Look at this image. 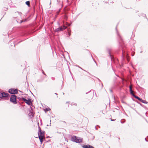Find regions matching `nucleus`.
Listing matches in <instances>:
<instances>
[{
	"label": "nucleus",
	"instance_id": "28",
	"mask_svg": "<svg viewBox=\"0 0 148 148\" xmlns=\"http://www.w3.org/2000/svg\"><path fill=\"white\" fill-rule=\"evenodd\" d=\"M145 139L146 141H147V142L148 141V140H147V139L146 138H145Z\"/></svg>",
	"mask_w": 148,
	"mask_h": 148
},
{
	"label": "nucleus",
	"instance_id": "19",
	"mask_svg": "<svg viewBox=\"0 0 148 148\" xmlns=\"http://www.w3.org/2000/svg\"><path fill=\"white\" fill-rule=\"evenodd\" d=\"M50 110H51L49 108H46L45 109V110H46L47 111H49Z\"/></svg>",
	"mask_w": 148,
	"mask_h": 148
},
{
	"label": "nucleus",
	"instance_id": "7",
	"mask_svg": "<svg viewBox=\"0 0 148 148\" xmlns=\"http://www.w3.org/2000/svg\"><path fill=\"white\" fill-rule=\"evenodd\" d=\"M38 135V137L39 138L40 142L42 143L43 141V139L44 137V135Z\"/></svg>",
	"mask_w": 148,
	"mask_h": 148
},
{
	"label": "nucleus",
	"instance_id": "21",
	"mask_svg": "<svg viewBox=\"0 0 148 148\" xmlns=\"http://www.w3.org/2000/svg\"><path fill=\"white\" fill-rule=\"evenodd\" d=\"M108 52H109V54H110V56H111V54H110V49H108Z\"/></svg>",
	"mask_w": 148,
	"mask_h": 148
},
{
	"label": "nucleus",
	"instance_id": "32",
	"mask_svg": "<svg viewBox=\"0 0 148 148\" xmlns=\"http://www.w3.org/2000/svg\"><path fill=\"white\" fill-rule=\"evenodd\" d=\"M95 130H97V128H96V127H95Z\"/></svg>",
	"mask_w": 148,
	"mask_h": 148
},
{
	"label": "nucleus",
	"instance_id": "27",
	"mask_svg": "<svg viewBox=\"0 0 148 148\" xmlns=\"http://www.w3.org/2000/svg\"><path fill=\"white\" fill-rule=\"evenodd\" d=\"M51 79L53 80H54L55 79V78L53 77H52Z\"/></svg>",
	"mask_w": 148,
	"mask_h": 148
},
{
	"label": "nucleus",
	"instance_id": "34",
	"mask_svg": "<svg viewBox=\"0 0 148 148\" xmlns=\"http://www.w3.org/2000/svg\"><path fill=\"white\" fill-rule=\"evenodd\" d=\"M94 60V62L96 63V61H95V60Z\"/></svg>",
	"mask_w": 148,
	"mask_h": 148
},
{
	"label": "nucleus",
	"instance_id": "33",
	"mask_svg": "<svg viewBox=\"0 0 148 148\" xmlns=\"http://www.w3.org/2000/svg\"><path fill=\"white\" fill-rule=\"evenodd\" d=\"M55 94L57 95H58L57 93H55Z\"/></svg>",
	"mask_w": 148,
	"mask_h": 148
},
{
	"label": "nucleus",
	"instance_id": "10",
	"mask_svg": "<svg viewBox=\"0 0 148 148\" xmlns=\"http://www.w3.org/2000/svg\"><path fill=\"white\" fill-rule=\"evenodd\" d=\"M139 101L144 103H145V104L148 103V102H147L146 100H143L141 98H140V99Z\"/></svg>",
	"mask_w": 148,
	"mask_h": 148
},
{
	"label": "nucleus",
	"instance_id": "15",
	"mask_svg": "<svg viewBox=\"0 0 148 148\" xmlns=\"http://www.w3.org/2000/svg\"><path fill=\"white\" fill-rule=\"evenodd\" d=\"M26 4L28 6H29L30 5V2L29 1H26Z\"/></svg>",
	"mask_w": 148,
	"mask_h": 148
},
{
	"label": "nucleus",
	"instance_id": "36",
	"mask_svg": "<svg viewBox=\"0 0 148 148\" xmlns=\"http://www.w3.org/2000/svg\"><path fill=\"white\" fill-rule=\"evenodd\" d=\"M63 94L64 95V93H63Z\"/></svg>",
	"mask_w": 148,
	"mask_h": 148
},
{
	"label": "nucleus",
	"instance_id": "23",
	"mask_svg": "<svg viewBox=\"0 0 148 148\" xmlns=\"http://www.w3.org/2000/svg\"><path fill=\"white\" fill-rule=\"evenodd\" d=\"M42 73H43L44 75H45V76H46V74L45 73H44V71H43V70H42Z\"/></svg>",
	"mask_w": 148,
	"mask_h": 148
},
{
	"label": "nucleus",
	"instance_id": "14",
	"mask_svg": "<svg viewBox=\"0 0 148 148\" xmlns=\"http://www.w3.org/2000/svg\"><path fill=\"white\" fill-rule=\"evenodd\" d=\"M88 145H83L82 146V147L84 148H88Z\"/></svg>",
	"mask_w": 148,
	"mask_h": 148
},
{
	"label": "nucleus",
	"instance_id": "9",
	"mask_svg": "<svg viewBox=\"0 0 148 148\" xmlns=\"http://www.w3.org/2000/svg\"><path fill=\"white\" fill-rule=\"evenodd\" d=\"M130 91V93L133 96V95H134L133 93V91L132 90V87L131 86H130L129 87Z\"/></svg>",
	"mask_w": 148,
	"mask_h": 148
},
{
	"label": "nucleus",
	"instance_id": "11",
	"mask_svg": "<svg viewBox=\"0 0 148 148\" xmlns=\"http://www.w3.org/2000/svg\"><path fill=\"white\" fill-rule=\"evenodd\" d=\"M38 135H44V132H38Z\"/></svg>",
	"mask_w": 148,
	"mask_h": 148
},
{
	"label": "nucleus",
	"instance_id": "24",
	"mask_svg": "<svg viewBox=\"0 0 148 148\" xmlns=\"http://www.w3.org/2000/svg\"><path fill=\"white\" fill-rule=\"evenodd\" d=\"M125 122V121H121V122L122 123H123Z\"/></svg>",
	"mask_w": 148,
	"mask_h": 148
},
{
	"label": "nucleus",
	"instance_id": "16",
	"mask_svg": "<svg viewBox=\"0 0 148 148\" xmlns=\"http://www.w3.org/2000/svg\"><path fill=\"white\" fill-rule=\"evenodd\" d=\"M29 114H30V116H32V117H33L34 114L32 112L30 111V113Z\"/></svg>",
	"mask_w": 148,
	"mask_h": 148
},
{
	"label": "nucleus",
	"instance_id": "37",
	"mask_svg": "<svg viewBox=\"0 0 148 148\" xmlns=\"http://www.w3.org/2000/svg\"><path fill=\"white\" fill-rule=\"evenodd\" d=\"M138 1H140V0H138Z\"/></svg>",
	"mask_w": 148,
	"mask_h": 148
},
{
	"label": "nucleus",
	"instance_id": "20",
	"mask_svg": "<svg viewBox=\"0 0 148 148\" xmlns=\"http://www.w3.org/2000/svg\"><path fill=\"white\" fill-rule=\"evenodd\" d=\"M38 132H40V131H41V128H40V127L39 126L38 127Z\"/></svg>",
	"mask_w": 148,
	"mask_h": 148
},
{
	"label": "nucleus",
	"instance_id": "2",
	"mask_svg": "<svg viewBox=\"0 0 148 148\" xmlns=\"http://www.w3.org/2000/svg\"><path fill=\"white\" fill-rule=\"evenodd\" d=\"M16 97L15 95H12L10 98V101L14 104H16L17 103L16 99Z\"/></svg>",
	"mask_w": 148,
	"mask_h": 148
},
{
	"label": "nucleus",
	"instance_id": "12",
	"mask_svg": "<svg viewBox=\"0 0 148 148\" xmlns=\"http://www.w3.org/2000/svg\"><path fill=\"white\" fill-rule=\"evenodd\" d=\"M133 96L135 98L138 99L139 100L140 99V98L138 96H137L136 95H133Z\"/></svg>",
	"mask_w": 148,
	"mask_h": 148
},
{
	"label": "nucleus",
	"instance_id": "6",
	"mask_svg": "<svg viewBox=\"0 0 148 148\" xmlns=\"http://www.w3.org/2000/svg\"><path fill=\"white\" fill-rule=\"evenodd\" d=\"M22 99L23 101L26 103L28 105H30V103H32L31 102V99H29L28 100L24 98H22Z\"/></svg>",
	"mask_w": 148,
	"mask_h": 148
},
{
	"label": "nucleus",
	"instance_id": "30",
	"mask_svg": "<svg viewBox=\"0 0 148 148\" xmlns=\"http://www.w3.org/2000/svg\"><path fill=\"white\" fill-rule=\"evenodd\" d=\"M111 121H114V120H113V119H111Z\"/></svg>",
	"mask_w": 148,
	"mask_h": 148
},
{
	"label": "nucleus",
	"instance_id": "13",
	"mask_svg": "<svg viewBox=\"0 0 148 148\" xmlns=\"http://www.w3.org/2000/svg\"><path fill=\"white\" fill-rule=\"evenodd\" d=\"M116 33H117V34L118 36L120 38V39L121 40H122V39H121V37L120 36V35L119 34V33L118 32L117 30V27H116Z\"/></svg>",
	"mask_w": 148,
	"mask_h": 148
},
{
	"label": "nucleus",
	"instance_id": "8",
	"mask_svg": "<svg viewBox=\"0 0 148 148\" xmlns=\"http://www.w3.org/2000/svg\"><path fill=\"white\" fill-rule=\"evenodd\" d=\"M57 2L60 5H61L62 6V0H57Z\"/></svg>",
	"mask_w": 148,
	"mask_h": 148
},
{
	"label": "nucleus",
	"instance_id": "22",
	"mask_svg": "<svg viewBox=\"0 0 148 148\" xmlns=\"http://www.w3.org/2000/svg\"><path fill=\"white\" fill-rule=\"evenodd\" d=\"M17 12L18 14H19L20 16H21V14H22V13L21 12Z\"/></svg>",
	"mask_w": 148,
	"mask_h": 148
},
{
	"label": "nucleus",
	"instance_id": "25",
	"mask_svg": "<svg viewBox=\"0 0 148 148\" xmlns=\"http://www.w3.org/2000/svg\"><path fill=\"white\" fill-rule=\"evenodd\" d=\"M78 67L79 68H80V69H82V70H84V71H86L85 70H83V69L82 68H81V67H80V66H78Z\"/></svg>",
	"mask_w": 148,
	"mask_h": 148
},
{
	"label": "nucleus",
	"instance_id": "1",
	"mask_svg": "<svg viewBox=\"0 0 148 148\" xmlns=\"http://www.w3.org/2000/svg\"><path fill=\"white\" fill-rule=\"evenodd\" d=\"M71 140L76 143H80L82 142L83 139L82 138L77 137L76 136H73L71 138Z\"/></svg>",
	"mask_w": 148,
	"mask_h": 148
},
{
	"label": "nucleus",
	"instance_id": "5",
	"mask_svg": "<svg viewBox=\"0 0 148 148\" xmlns=\"http://www.w3.org/2000/svg\"><path fill=\"white\" fill-rule=\"evenodd\" d=\"M67 27L64 25H63V27H61L57 28L56 29V32L61 31L63 30L66 28Z\"/></svg>",
	"mask_w": 148,
	"mask_h": 148
},
{
	"label": "nucleus",
	"instance_id": "3",
	"mask_svg": "<svg viewBox=\"0 0 148 148\" xmlns=\"http://www.w3.org/2000/svg\"><path fill=\"white\" fill-rule=\"evenodd\" d=\"M8 92L11 94H16L17 93L18 91L17 89L11 88L9 90Z\"/></svg>",
	"mask_w": 148,
	"mask_h": 148
},
{
	"label": "nucleus",
	"instance_id": "4",
	"mask_svg": "<svg viewBox=\"0 0 148 148\" xmlns=\"http://www.w3.org/2000/svg\"><path fill=\"white\" fill-rule=\"evenodd\" d=\"M9 94L8 93H6L3 91L0 92V98L3 97H8Z\"/></svg>",
	"mask_w": 148,
	"mask_h": 148
},
{
	"label": "nucleus",
	"instance_id": "29",
	"mask_svg": "<svg viewBox=\"0 0 148 148\" xmlns=\"http://www.w3.org/2000/svg\"><path fill=\"white\" fill-rule=\"evenodd\" d=\"M70 35H71V34H70V33H69V36H70Z\"/></svg>",
	"mask_w": 148,
	"mask_h": 148
},
{
	"label": "nucleus",
	"instance_id": "17",
	"mask_svg": "<svg viewBox=\"0 0 148 148\" xmlns=\"http://www.w3.org/2000/svg\"><path fill=\"white\" fill-rule=\"evenodd\" d=\"M71 105L72 106H73V105H74V106H77V104L76 103H72L71 104Z\"/></svg>",
	"mask_w": 148,
	"mask_h": 148
},
{
	"label": "nucleus",
	"instance_id": "35",
	"mask_svg": "<svg viewBox=\"0 0 148 148\" xmlns=\"http://www.w3.org/2000/svg\"><path fill=\"white\" fill-rule=\"evenodd\" d=\"M86 94H87L88 93L87 92H86Z\"/></svg>",
	"mask_w": 148,
	"mask_h": 148
},
{
	"label": "nucleus",
	"instance_id": "18",
	"mask_svg": "<svg viewBox=\"0 0 148 148\" xmlns=\"http://www.w3.org/2000/svg\"><path fill=\"white\" fill-rule=\"evenodd\" d=\"M88 148H94L93 146L89 145H88Z\"/></svg>",
	"mask_w": 148,
	"mask_h": 148
},
{
	"label": "nucleus",
	"instance_id": "31",
	"mask_svg": "<svg viewBox=\"0 0 148 148\" xmlns=\"http://www.w3.org/2000/svg\"><path fill=\"white\" fill-rule=\"evenodd\" d=\"M110 92H112V90H110Z\"/></svg>",
	"mask_w": 148,
	"mask_h": 148
},
{
	"label": "nucleus",
	"instance_id": "26",
	"mask_svg": "<svg viewBox=\"0 0 148 148\" xmlns=\"http://www.w3.org/2000/svg\"><path fill=\"white\" fill-rule=\"evenodd\" d=\"M8 9V8H4V9H3L4 10H6Z\"/></svg>",
	"mask_w": 148,
	"mask_h": 148
}]
</instances>
